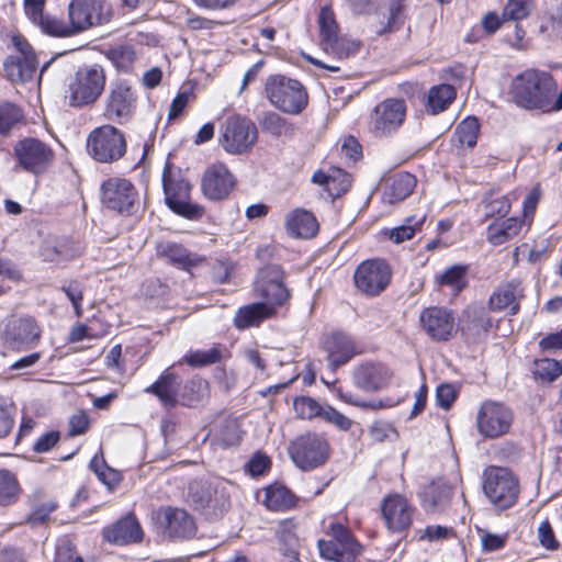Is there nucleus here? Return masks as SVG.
<instances>
[{"label":"nucleus","mask_w":562,"mask_h":562,"mask_svg":"<svg viewBox=\"0 0 562 562\" xmlns=\"http://www.w3.org/2000/svg\"><path fill=\"white\" fill-rule=\"evenodd\" d=\"M337 177L331 173L315 172L313 181L315 183L324 184L330 195H340L348 191L351 186V180L348 173L342 172L340 169L335 171Z\"/></svg>","instance_id":"obj_40"},{"label":"nucleus","mask_w":562,"mask_h":562,"mask_svg":"<svg viewBox=\"0 0 562 562\" xmlns=\"http://www.w3.org/2000/svg\"><path fill=\"white\" fill-rule=\"evenodd\" d=\"M111 10L105 0H71L68 4V19L78 34L110 21Z\"/></svg>","instance_id":"obj_14"},{"label":"nucleus","mask_w":562,"mask_h":562,"mask_svg":"<svg viewBox=\"0 0 562 562\" xmlns=\"http://www.w3.org/2000/svg\"><path fill=\"white\" fill-rule=\"evenodd\" d=\"M329 369L335 372L363 351L355 338L345 331H333L322 342Z\"/></svg>","instance_id":"obj_18"},{"label":"nucleus","mask_w":562,"mask_h":562,"mask_svg":"<svg viewBox=\"0 0 562 562\" xmlns=\"http://www.w3.org/2000/svg\"><path fill=\"white\" fill-rule=\"evenodd\" d=\"M537 533L540 544L547 550H557L559 548L560 543L557 540L553 529L548 520L540 522Z\"/></svg>","instance_id":"obj_64"},{"label":"nucleus","mask_w":562,"mask_h":562,"mask_svg":"<svg viewBox=\"0 0 562 562\" xmlns=\"http://www.w3.org/2000/svg\"><path fill=\"white\" fill-rule=\"evenodd\" d=\"M259 297L263 300L265 303L276 308V306L284 304L289 297L290 292L284 285V283H277L270 285L269 290H267V294H257Z\"/></svg>","instance_id":"obj_59"},{"label":"nucleus","mask_w":562,"mask_h":562,"mask_svg":"<svg viewBox=\"0 0 562 562\" xmlns=\"http://www.w3.org/2000/svg\"><path fill=\"white\" fill-rule=\"evenodd\" d=\"M126 147L123 132L111 124L95 127L87 137V151L98 162L120 160L125 155Z\"/></svg>","instance_id":"obj_4"},{"label":"nucleus","mask_w":562,"mask_h":562,"mask_svg":"<svg viewBox=\"0 0 562 562\" xmlns=\"http://www.w3.org/2000/svg\"><path fill=\"white\" fill-rule=\"evenodd\" d=\"M406 104L402 99H385L378 103L370 116V132L375 137H389L403 125Z\"/></svg>","instance_id":"obj_11"},{"label":"nucleus","mask_w":562,"mask_h":562,"mask_svg":"<svg viewBox=\"0 0 562 562\" xmlns=\"http://www.w3.org/2000/svg\"><path fill=\"white\" fill-rule=\"evenodd\" d=\"M109 58L122 71H127L135 61V50L130 45L115 47L109 52Z\"/></svg>","instance_id":"obj_54"},{"label":"nucleus","mask_w":562,"mask_h":562,"mask_svg":"<svg viewBox=\"0 0 562 562\" xmlns=\"http://www.w3.org/2000/svg\"><path fill=\"white\" fill-rule=\"evenodd\" d=\"M41 339V328L31 316L12 321L5 331L8 345L15 350H25L35 346Z\"/></svg>","instance_id":"obj_23"},{"label":"nucleus","mask_w":562,"mask_h":562,"mask_svg":"<svg viewBox=\"0 0 562 562\" xmlns=\"http://www.w3.org/2000/svg\"><path fill=\"white\" fill-rule=\"evenodd\" d=\"M257 138L256 125L249 119L236 115L226 119L220 143L228 154L240 155L251 149Z\"/></svg>","instance_id":"obj_10"},{"label":"nucleus","mask_w":562,"mask_h":562,"mask_svg":"<svg viewBox=\"0 0 562 562\" xmlns=\"http://www.w3.org/2000/svg\"><path fill=\"white\" fill-rule=\"evenodd\" d=\"M179 376L166 370L145 392L157 396L164 407L173 408L179 403Z\"/></svg>","instance_id":"obj_27"},{"label":"nucleus","mask_w":562,"mask_h":562,"mask_svg":"<svg viewBox=\"0 0 562 562\" xmlns=\"http://www.w3.org/2000/svg\"><path fill=\"white\" fill-rule=\"evenodd\" d=\"M525 296V289L518 279H513L496 288L488 299L490 310L502 312L508 310L509 315H516L520 310V300Z\"/></svg>","instance_id":"obj_24"},{"label":"nucleus","mask_w":562,"mask_h":562,"mask_svg":"<svg viewBox=\"0 0 562 562\" xmlns=\"http://www.w3.org/2000/svg\"><path fill=\"white\" fill-rule=\"evenodd\" d=\"M225 349L220 346H213L209 349H198L189 351L183 360L191 367H204L220 362L225 353Z\"/></svg>","instance_id":"obj_44"},{"label":"nucleus","mask_w":562,"mask_h":562,"mask_svg":"<svg viewBox=\"0 0 562 562\" xmlns=\"http://www.w3.org/2000/svg\"><path fill=\"white\" fill-rule=\"evenodd\" d=\"M391 268L385 260H366L355 271V285L362 293L375 296L385 290L391 281Z\"/></svg>","instance_id":"obj_13"},{"label":"nucleus","mask_w":562,"mask_h":562,"mask_svg":"<svg viewBox=\"0 0 562 562\" xmlns=\"http://www.w3.org/2000/svg\"><path fill=\"white\" fill-rule=\"evenodd\" d=\"M14 156L25 171L38 175L48 168L53 161L54 153L42 140L27 137L15 144Z\"/></svg>","instance_id":"obj_15"},{"label":"nucleus","mask_w":562,"mask_h":562,"mask_svg":"<svg viewBox=\"0 0 562 562\" xmlns=\"http://www.w3.org/2000/svg\"><path fill=\"white\" fill-rule=\"evenodd\" d=\"M106 72L99 64L83 65L67 79L64 101L72 109L94 105L105 91Z\"/></svg>","instance_id":"obj_1"},{"label":"nucleus","mask_w":562,"mask_h":562,"mask_svg":"<svg viewBox=\"0 0 562 562\" xmlns=\"http://www.w3.org/2000/svg\"><path fill=\"white\" fill-rule=\"evenodd\" d=\"M465 267L452 266L446 269L439 277L438 281L441 285H448L460 291L465 285Z\"/></svg>","instance_id":"obj_55"},{"label":"nucleus","mask_w":562,"mask_h":562,"mask_svg":"<svg viewBox=\"0 0 562 562\" xmlns=\"http://www.w3.org/2000/svg\"><path fill=\"white\" fill-rule=\"evenodd\" d=\"M137 108V92L124 79L110 82L103 99V116L111 122L123 124L128 122Z\"/></svg>","instance_id":"obj_6"},{"label":"nucleus","mask_w":562,"mask_h":562,"mask_svg":"<svg viewBox=\"0 0 562 562\" xmlns=\"http://www.w3.org/2000/svg\"><path fill=\"white\" fill-rule=\"evenodd\" d=\"M166 529L170 537L191 538L195 533L193 518L180 508H167L165 510Z\"/></svg>","instance_id":"obj_29"},{"label":"nucleus","mask_w":562,"mask_h":562,"mask_svg":"<svg viewBox=\"0 0 562 562\" xmlns=\"http://www.w3.org/2000/svg\"><path fill=\"white\" fill-rule=\"evenodd\" d=\"M464 321L462 330L474 336L486 334L493 326V321L488 313L480 306H468L464 310Z\"/></svg>","instance_id":"obj_33"},{"label":"nucleus","mask_w":562,"mask_h":562,"mask_svg":"<svg viewBox=\"0 0 562 562\" xmlns=\"http://www.w3.org/2000/svg\"><path fill=\"white\" fill-rule=\"evenodd\" d=\"M284 283V271L278 265H267L259 269L255 281L256 294H267L270 285Z\"/></svg>","instance_id":"obj_42"},{"label":"nucleus","mask_w":562,"mask_h":562,"mask_svg":"<svg viewBox=\"0 0 562 562\" xmlns=\"http://www.w3.org/2000/svg\"><path fill=\"white\" fill-rule=\"evenodd\" d=\"M18 55L5 58L3 66L13 82H26L33 79L37 70V59L31 45L23 40H15Z\"/></svg>","instance_id":"obj_21"},{"label":"nucleus","mask_w":562,"mask_h":562,"mask_svg":"<svg viewBox=\"0 0 562 562\" xmlns=\"http://www.w3.org/2000/svg\"><path fill=\"white\" fill-rule=\"evenodd\" d=\"M416 186V178L408 172L396 173L384 191V199L395 203L407 198Z\"/></svg>","instance_id":"obj_35"},{"label":"nucleus","mask_w":562,"mask_h":562,"mask_svg":"<svg viewBox=\"0 0 562 562\" xmlns=\"http://www.w3.org/2000/svg\"><path fill=\"white\" fill-rule=\"evenodd\" d=\"M514 420L510 408L499 402H484L476 415L479 434L488 439L506 435Z\"/></svg>","instance_id":"obj_12"},{"label":"nucleus","mask_w":562,"mask_h":562,"mask_svg":"<svg viewBox=\"0 0 562 562\" xmlns=\"http://www.w3.org/2000/svg\"><path fill=\"white\" fill-rule=\"evenodd\" d=\"M425 220V215H422L420 217H417L416 215L406 217L404 224L394 227L389 232V238L395 244H401L413 238L416 232L420 229Z\"/></svg>","instance_id":"obj_46"},{"label":"nucleus","mask_w":562,"mask_h":562,"mask_svg":"<svg viewBox=\"0 0 562 562\" xmlns=\"http://www.w3.org/2000/svg\"><path fill=\"white\" fill-rule=\"evenodd\" d=\"M215 490L207 481L195 480L189 484V498L198 509L209 507L213 501Z\"/></svg>","instance_id":"obj_45"},{"label":"nucleus","mask_w":562,"mask_h":562,"mask_svg":"<svg viewBox=\"0 0 562 562\" xmlns=\"http://www.w3.org/2000/svg\"><path fill=\"white\" fill-rule=\"evenodd\" d=\"M381 510L387 529L393 532L404 531L413 522L415 509L403 495L391 494L384 497Z\"/></svg>","instance_id":"obj_22"},{"label":"nucleus","mask_w":562,"mask_h":562,"mask_svg":"<svg viewBox=\"0 0 562 562\" xmlns=\"http://www.w3.org/2000/svg\"><path fill=\"white\" fill-rule=\"evenodd\" d=\"M293 463L303 471L324 465L330 456V445L324 435L307 432L296 437L289 446Z\"/></svg>","instance_id":"obj_5"},{"label":"nucleus","mask_w":562,"mask_h":562,"mask_svg":"<svg viewBox=\"0 0 562 562\" xmlns=\"http://www.w3.org/2000/svg\"><path fill=\"white\" fill-rule=\"evenodd\" d=\"M531 11V5L525 0H508L504 8L503 16L506 20L518 21L527 18Z\"/></svg>","instance_id":"obj_60"},{"label":"nucleus","mask_w":562,"mask_h":562,"mask_svg":"<svg viewBox=\"0 0 562 562\" xmlns=\"http://www.w3.org/2000/svg\"><path fill=\"white\" fill-rule=\"evenodd\" d=\"M161 254L175 266L189 271L204 261V258L189 252L184 247L175 243H168L162 247Z\"/></svg>","instance_id":"obj_36"},{"label":"nucleus","mask_w":562,"mask_h":562,"mask_svg":"<svg viewBox=\"0 0 562 562\" xmlns=\"http://www.w3.org/2000/svg\"><path fill=\"white\" fill-rule=\"evenodd\" d=\"M539 32L548 40L562 37V3H555L544 12Z\"/></svg>","instance_id":"obj_39"},{"label":"nucleus","mask_w":562,"mask_h":562,"mask_svg":"<svg viewBox=\"0 0 562 562\" xmlns=\"http://www.w3.org/2000/svg\"><path fill=\"white\" fill-rule=\"evenodd\" d=\"M480 124L476 117L464 119L456 128L454 135L461 146L474 147L477 142Z\"/></svg>","instance_id":"obj_47"},{"label":"nucleus","mask_w":562,"mask_h":562,"mask_svg":"<svg viewBox=\"0 0 562 562\" xmlns=\"http://www.w3.org/2000/svg\"><path fill=\"white\" fill-rule=\"evenodd\" d=\"M322 418L326 423L335 425L338 429L344 431L349 430L352 426V420L350 418L329 405L324 407Z\"/></svg>","instance_id":"obj_62"},{"label":"nucleus","mask_w":562,"mask_h":562,"mask_svg":"<svg viewBox=\"0 0 562 562\" xmlns=\"http://www.w3.org/2000/svg\"><path fill=\"white\" fill-rule=\"evenodd\" d=\"M265 90L271 104L288 114H300L308 103L304 86L282 75L270 76Z\"/></svg>","instance_id":"obj_3"},{"label":"nucleus","mask_w":562,"mask_h":562,"mask_svg":"<svg viewBox=\"0 0 562 562\" xmlns=\"http://www.w3.org/2000/svg\"><path fill=\"white\" fill-rule=\"evenodd\" d=\"M422 330L434 341H448L456 334V317L445 306H429L419 314Z\"/></svg>","instance_id":"obj_16"},{"label":"nucleus","mask_w":562,"mask_h":562,"mask_svg":"<svg viewBox=\"0 0 562 562\" xmlns=\"http://www.w3.org/2000/svg\"><path fill=\"white\" fill-rule=\"evenodd\" d=\"M510 201L507 196H499L485 203L486 217H504L510 211Z\"/></svg>","instance_id":"obj_63"},{"label":"nucleus","mask_w":562,"mask_h":562,"mask_svg":"<svg viewBox=\"0 0 562 562\" xmlns=\"http://www.w3.org/2000/svg\"><path fill=\"white\" fill-rule=\"evenodd\" d=\"M284 228L292 238L307 239L318 232V222L312 212L297 207L285 215Z\"/></svg>","instance_id":"obj_25"},{"label":"nucleus","mask_w":562,"mask_h":562,"mask_svg":"<svg viewBox=\"0 0 562 562\" xmlns=\"http://www.w3.org/2000/svg\"><path fill=\"white\" fill-rule=\"evenodd\" d=\"M69 301L71 302L77 316H81V302L83 299L82 285L77 280H71L61 286Z\"/></svg>","instance_id":"obj_61"},{"label":"nucleus","mask_w":562,"mask_h":562,"mask_svg":"<svg viewBox=\"0 0 562 562\" xmlns=\"http://www.w3.org/2000/svg\"><path fill=\"white\" fill-rule=\"evenodd\" d=\"M352 384L367 393L386 389L393 378L392 370L378 361H362L352 367L350 372Z\"/></svg>","instance_id":"obj_17"},{"label":"nucleus","mask_w":562,"mask_h":562,"mask_svg":"<svg viewBox=\"0 0 562 562\" xmlns=\"http://www.w3.org/2000/svg\"><path fill=\"white\" fill-rule=\"evenodd\" d=\"M296 415L302 419H313L322 417L325 406H322L316 400L310 396L296 397L293 403Z\"/></svg>","instance_id":"obj_51"},{"label":"nucleus","mask_w":562,"mask_h":562,"mask_svg":"<svg viewBox=\"0 0 562 562\" xmlns=\"http://www.w3.org/2000/svg\"><path fill=\"white\" fill-rule=\"evenodd\" d=\"M162 187L167 205L178 215L189 220L200 218L204 209L190 202L191 186L188 180L176 177L168 167L162 173Z\"/></svg>","instance_id":"obj_9"},{"label":"nucleus","mask_w":562,"mask_h":562,"mask_svg":"<svg viewBox=\"0 0 562 562\" xmlns=\"http://www.w3.org/2000/svg\"><path fill=\"white\" fill-rule=\"evenodd\" d=\"M457 92L453 86L441 83L429 89L426 110L432 115L443 112L456 99Z\"/></svg>","instance_id":"obj_34"},{"label":"nucleus","mask_w":562,"mask_h":562,"mask_svg":"<svg viewBox=\"0 0 562 562\" xmlns=\"http://www.w3.org/2000/svg\"><path fill=\"white\" fill-rule=\"evenodd\" d=\"M274 313L272 306L265 302H257L240 307L234 318V324L239 329L258 326L262 321Z\"/></svg>","instance_id":"obj_30"},{"label":"nucleus","mask_w":562,"mask_h":562,"mask_svg":"<svg viewBox=\"0 0 562 562\" xmlns=\"http://www.w3.org/2000/svg\"><path fill=\"white\" fill-rule=\"evenodd\" d=\"M236 184L234 175L223 162H215L209 166L201 179L203 195L211 201L226 199Z\"/></svg>","instance_id":"obj_19"},{"label":"nucleus","mask_w":562,"mask_h":562,"mask_svg":"<svg viewBox=\"0 0 562 562\" xmlns=\"http://www.w3.org/2000/svg\"><path fill=\"white\" fill-rule=\"evenodd\" d=\"M22 117L20 108L12 103L0 105V133L7 134Z\"/></svg>","instance_id":"obj_56"},{"label":"nucleus","mask_w":562,"mask_h":562,"mask_svg":"<svg viewBox=\"0 0 562 562\" xmlns=\"http://www.w3.org/2000/svg\"><path fill=\"white\" fill-rule=\"evenodd\" d=\"M262 130L274 136H289L294 128L285 119L276 112H268L261 120Z\"/></svg>","instance_id":"obj_48"},{"label":"nucleus","mask_w":562,"mask_h":562,"mask_svg":"<svg viewBox=\"0 0 562 562\" xmlns=\"http://www.w3.org/2000/svg\"><path fill=\"white\" fill-rule=\"evenodd\" d=\"M21 492L22 488L16 475L7 469H0V507L16 504Z\"/></svg>","instance_id":"obj_37"},{"label":"nucleus","mask_w":562,"mask_h":562,"mask_svg":"<svg viewBox=\"0 0 562 562\" xmlns=\"http://www.w3.org/2000/svg\"><path fill=\"white\" fill-rule=\"evenodd\" d=\"M318 26L322 44L326 50L331 49L339 53L340 43L338 37V25L331 9L324 7L318 14Z\"/></svg>","instance_id":"obj_31"},{"label":"nucleus","mask_w":562,"mask_h":562,"mask_svg":"<svg viewBox=\"0 0 562 562\" xmlns=\"http://www.w3.org/2000/svg\"><path fill=\"white\" fill-rule=\"evenodd\" d=\"M102 536L106 542L122 546L140 541L143 532L136 518L127 515L115 524L105 527Z\"/></svg>","instance_id":"obj_26"},{"label":"nucleus","mask_w":562,"mask_h":562,"mask_svg":"<svg viewBox=\"0 0 562 562\" xmlns=\"http://www.w3.org/2000/svg\"><path fill=\"white\" fill-rule=\"evenodd\" d=\"M453 495L452 486L442 480L431 482L420 494L423 508L428 513L445 510Z\"/></svg>","instance_id":"obj_28"},{"label":"nucleus","mask_w":562,"mask_h":562,"mask_svg":"<svg viewBox=\"0 0 562 562\" xmlns=\"http://www.w3.org/2000/svg\"><path fill=\"white\" fill-rule=\"evenodd\" d=\"M535 374L537 378L551 382L562 374V359H540L535 363Z\"/></svg>","instance_id":"obj_52"},{"label":"nucleus","mask_w":562,"mask_h":562,"mask_svg":"<svg viewBox=\"0 0 562 562\" xmlns=\"http://www.w3.org/2000/svg\"><path fill=\"white\" fill-rule=\"evenodd\" d=\"M102 201L106 207L130 214L137 199V191L127 179L110 178L102 183Z\"/></svg>","instance_id":"obj_20"},{"label":"nucleus","mask_w":562,"mask_h":562,"mask_svg":"<svg viewBox=\"0 0 562 562\" xmlns=\"http://www.w3.org/2000/svg\"><path fill=\"white\" fill-rule=\"evenodd\" d=\"M41 256L45 261L61 263L75 257V251L65 243L58 245L45 244L42 247Z\"/></svg>","instance_id":"obj_53"},{"label":"nucleus","mask_w":562,"mask_h":562,"mask_svg":"<svg viewBox=\"0 0 562 562\" xmlns=\"http://www.w3.org/2000/svg\"><path fill=\"white\" fill-rule=\"evenodd\" d=\"M90 468L98 479L110 488L117 485L121 481L120 473L116 470L109 468L102 457L99 458L98 456H94L90 461Z\"/></svg>","instance_id":"obj_50"},{"label":"nucleus","mask_w":562,"mask_h":562,"mask_svg":"<svg viewBox=\"0 0 562 562\" xmlns=\"http://www.w3.org/2000/svg\"><path fill=\"white\" fill-rule=\"evenodd\" d=\"M327 535L330 539L318 540L317 542L319 554L324 560L358 562L363 548L346 526L339 522H331Z\"/></svg>","instance_id":"obj_7"},{"label":"nucleus","mask_w":562,"mask_h":562,"mask_svg":"<svg viewBox=\"0 0 562 562\" xmlns=\"http://www.w3.org/2000/svg\"><path fill=\"white\" fill-rule=\"evenodd\" d=\"M210 393L209 382L202 378H192L179 393V402L184 406H194L203 402Z\"/></svg>","instance_id":"obj_38"},{"label":"nucleus","mask_w":562,"mask_h":562,"mask_svg":"<svg viewBox=\"0 0 562 562\" xmlns=\"http://www.w3.org/2000/svg\"><path fill=\"white\" fill-rule=\"evenodd\" d=\"M336 394L340 401H342L347 404L357 406V407H361V408L378 411V409H381L384 407L394 406V403L390 398L374 400V401H362L359 398V396L353 394L351 391H344L342 389H338L336 391Z\"/></svg>","instance_id":"obj_49"},{"label":"nucleus","mask_w":562,"mask_h":562,"mask_svg":"<svg viewBox=\"0 0 562 562\" xmlns=\"http://www.w3.org/2000/svg\"><path fill=\"white\" fill-rule=\"evenodd\" d=\"M557 88L558 85L549 72L527 69L514 78L512 93L519 106L542 109L549 104Z\"/></svg>","instance_id":"obj_2"},{"label":"nucleus","mask_w":562,"mask_h":562,"mask_svg":"<svg viewBox=\"0 0 562 562\" xmlns=\"http://www.w3.org/2000/svg\"><path fill=\"white\" fill-rule=\"evenodd\" d=\"M14 406L7 400L0 398V439L7 438L15 424Z\"/></svg>","instance_id":"obj_58"},{"label":"nucleus","mask_w":562,"mask_h":562,"mask_svg":"<svg viewBox=\"0 0 562 562\" xmlns=\"http://www.w3.org/2000/svg\"><path fill=\"white\" fill-rule=\"evenodd\" d=\"M41 30L52 36L56 37H70L78 35L76 26H72V21L68 19V21H64L56 16L44 15L42 21L36 23Z\"/></svg>","instance_id":"obj_41"},{"label":"nucleus","mask_w":562,"mask_h":562,"mask_svg":"<svg viewBox=\"0 0 562 562\" xmlns=\"http://www.w3.org/2000/svg\"><path fill=\"white\" fill-rule=\"evenodd\" d=\"M263 503L271 510H285L294 505V495L284 486H269Z\"/></svg>","instance_id":"obj_43"},{"label":"nucleus","mask_w":562,"mask_h":562,"mask_svg":"<svg viewBox=\"0 0 562 562\" xmlns=\"http://www.w3.org/2000/svg\"><path fill=\"white\" fill-rule=\"evenodd\" d=\"M522 227V221L509 217L502 222H494L487 226L486 239L493 246H499L516 237Z\"/></svg>","instance_id":"obj_32"},{"label":"nucleus","mask_w":562,"mask_h":562,"mask_svg":"<svg viewBox=\"0 0 562 562\" xmlns=\"http://www.w3.org/2000/svg\"><path fill=\"white\" fill-rule=\"evenodd\" d=\"M53 562H85V560L78 554L76 547L68 538H61L57 542Z\"/></svg>","instance_id":"obj_57"},{"label":"nucleus","mask_w":562,"mask_h":562,"mask_svg":"<svg viewBox=\"0 0 562 562\" xmlns=\"http://www.w3.org/2000/svg\"><path fill=\"white\" fill-rule=\"evenodd\" d=\"M483 490L492 504L499 509L512 507L518 497V480L506 468L490 467L483 474Z\"/></svg>","instance_id":"obj_8"}]
</instances>
